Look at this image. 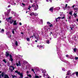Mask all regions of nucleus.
Returning <instances> with one entry per match:
<instances>
[{"label":"nucleus","mask_w":78,"mask_h":78,"mask_svg":"<svg viewBox=\"0 0 78 78\" xmlns=\"http://www.w3.org/2000/svg\"><path fill=\"white\" fill-rule=\"evenodd\" d=\"M26 39L27 41L30 42V38H27Z\"/></svg>","instance_id":"obj_21"},{"label":"nucleus","mask_w":78,"mask_h":78,"mask_svg":"<svg viewBox=\"0 0 78 78\" xmlns=\"http://www.w3.org/2000/svg\"><path fill=\"white\" fill-rule=\"evenodd\" d=\"M10 60L11 61H13V59H12V55H10Z\"/></svg>","instance_id":"obj_2"},{"label":"nucleus","mask_w":78,"mask_h":78,"mask_svg":"<svg viewBox=\"0 0 78 78\" xmlns=\"http://www.w3.org/2000/svg\"><path fill=\"white\" fill-rule=\"evenodd\" d=\"M10 11H11V9H9L7 10V13L9 14L10 13Z\"/></svg>","instance_id":"obj_11"},{"label":"nucleus","mask_w":78,"mask_h":78,"mask_svg":"<svg viewBox=\"0 0 78 78\" xmlns=\"http://www.w3.org/2000/svg\"><path fill=\"white\" fill-rule=\"evenodd\" d=\"M45 76V73H44L43 74V76L44 77Z\"/></svg>","instance_id":"obj_58"},{"label":"nucleus","mask_w":78,"mask_h":78,"mask_svg":"<svg viewBox=\"0 0 78 78\" xmlns=\"http://www.w3.org/2000/svg\"><path fill=\"white\" fill-rule=\"evenodd\" d=\"M18 63L19 64V66H21V64L20 63V61L18 62Z\"/></svg>","instance_id":"obj_24"},{"label":"nucleus","mask_w":78,"mask_h":78,"mask_svg":"<svg viewBox=\"0 0 78 78\" xmlns=\"http://www.w3.org/2000/svg\"><path fill=\"white\" fill-rule=\"evenodd\" d=\"M75 6V5H73L72 6V8H74V7Z\"/></svg>","instance_id":"obj_45"},{"label":"nucleus","mask_w":78,"mask_h":78,"mask_svg":"<svg viewBox=\"0 0 78 78\" xmlns=\"http://www.w3.org/2000/svg\"><path fill=\"white\" fill-rule=\"evenodd\" d=\"M57 19H59V20H60L61 19V17H58L55 20H56V22H58V20H57Z\"/></svg>","instance_id":"obj_14"},{"label":"nucleus","mask_w":78,"mask_h":78,"mask_svg":"<svg viewBox=\"0 0 78 78\" xmlns=\"http://www.w3.org/2000/svg\"><path fill=\"white\" fill-rule=\"evenodd\" d=\"M66 57L67 58H68V57H69V55H66Z\"/></svg>","instance_id":"obj_33"},{"label":"nucleus","mask_w":78,"mask_h":78,"mask_svg":"<svg viewBox=\"0 0 78 78\" xmlns=\"http://www.w3.org/2000/svg\"><path fill=\"white\" fill-rule=\"evenodd\" d=\"M30 3H33V0H30Z\"/></svg>","instance_id":"obj_43"},{"label":"nucleus","mask_w":78,"mask_h":78,"mask_svg":"<svg viewBox=\"0 0 78 78\" xmlns=\"http://www.w3.org/2000/svg\"><path fill=\"white\" fill-rule=\"evenodd\" d=\"M28 76H29V77H30V78H31V75L30 74L28 75Z\"/></svg>","instance_id":"obj_28"},{"label":"nucleus","mask_w":78,"mask_h":78,"mask_svg":"<svg viewBox=\"0 0 78 78\" xmlns=\"http://www.w3.org/2000/svg\"><path fill=\"white\" fill-rule=\"evenodd\" d=\"M12 78H16L17 76H16V75H12Z\"/></svg>","instance_id":"obj_10"},{"label":"nucleus","mask_w":78,"mask_h":78,"mask_svg":"<svg viewBox=\"0 0 78 78\" xmlns=\"http://www.w3.org/2000/svg\"><path fill=\"white\" fill-rule=\"evenodd\" d=\"M77 14V13H74L73 15H74V16L75 17H76L77 16V15H76Z\"/></svg>","instance_id":"obj_15"},{"label":"nucleus","mask_w":78,"mask_h":78,"mask_svg":"<svg viewBox=\"0 0 78 78\" xmlns=\"http://www.w3.org/2000/svg\"><path fill=\"white\" fill-rule=\"evenodd\" d=\"M49 11H51L52 12H53V7H51L49 9Z\"/></svg>","instance_id":"obj_7"},{"label":"nucleus","mask_w":78,"mask_h":78,"mask_svg":"<svg viewBox=\"0 0 78 78\" xmlns=\"http://www.w3.org/2000/svg\"><path fill=\"white\" fill-rule=\"evenodd\" d=\"M50 27H53V24H51L49 26Z\"/></svg>","instance_id":"obj_32"},{"label":"nucleus","mask_w":78,"mask_h":78,"mask_svg":"<svg viewBox=\"0 0 78 78\" xmlns=\"http://www.w3.org/2000/svg\"><path fill=\"white\" fill-rule=\"evenodd\" d=\"M76 76H78V72H76Z\"/></svg>","instance_id":"obj_25"},{"label":"nucleus","mask_w":78,"mask_h":78,"mask_svg":"<svg viewBox=\"0 0 78 78\" xmlns=\"http://www.w3.org/2000/svg\"><path fill=\"white\" fill-rule=\"evenodd\" d=\"M9 69L10 70L11 72H13V70L12 69H11V68H9Z\"/></svg>","instance_id":"obj_19"},{"label":"nucleus","mask_w":78,"mask_h":78,"mask_svg":"<svg viewBox=\"0 0 78 78\" xmlns=\"http://www.w3.org/2000/svg\"><path fill=\"white\" fill-rule=\"evenodd\" d=\"M70 73V70H69L68 71H67L66 75H69Z\"/></svg>","instance_id":"obj_9"},{"label":"nucleus","mask_w":78,"mask_h":78,"mask_svg":"<svg viewBox=\"0 0 78 78\" xmlns=\"http://www.w3.org/2000/svg\"><path fill=\"white\" fill-rule=\"evenodd\" d=\"M70 28L71 29V30H73V28L72 27H70Z\"/></svg>","instance_id":"obj_37"},{"label":"nucleus","mask_w":78,"mask_h":78,"mask_svg":"<svg viewBox=\"0 0 78 78\" xmlns=\"http://www.w3.org/2000/svg\"><path fill=\"white\" fill-rule=\"evenodd\" d=\"M68 8H69V9L70 8H71V7H70L69 6H68L67 7Z\"/></svg>","instance_id":"obj_51"},{"label":"nucleus","mask_w":78,"mask_h":78,"mask_svg":"<svg viewBox=\"0 0 78 78\" xmlns=\"http://www.w3.org/2000/svg\"><path fill=\"white\" fill-rule=\"evenodd\" d=\"M10 7H11V5H9L8 6V8H10Z\"/></svg>","instance_id":"obj_48"},{"label":"nucleus","mask_w":78,"mask_h":78,"mask_svg":"<svg viewBox=\"0 0 78 78\" xmlns=\"http://www.w3.org/2000/svg\"><path fill=\"white\" fill-rule=\"evenodd\" d=\"M32 72H34V69H32Z\"/></svg>","instance_id":"obj_57"},{"label":"nucleus","mask_w":78,"mask_h":78,"mask_svg":"<svg viewBox=\"0 0 78 78\" xmlns=\"http://www.w3.org/2000/svg\"><path fill=\"white\" fill-rule=\"evenodd\" d=\"M9 19H8V18H7V19H6V21H7L8 22H9Z\"/></svg>","instance_id":"obj_26"},{"label":"nucleus","mask_w":78,"mask_h":78,"mask_svg":"<svg viewBox=\"0 0 78 78\" xmlns=\"http://www.w3.org/2000/svg\"><path fill=\"white\" fill-rule=\"evenodd\" d=\"M72 12H73L71 11V12H69V14H70L71 16H72Z\"/></svg>","instance_id":"obj_16"},{"label":"nucleus","mask_w":78,"mask_h":78,"mask_svg":"<svg viewBox=\"0 0 78 78\" xmlns=\"http://www.w3.org/2000/svg\"><path fill=\"white\" fill-rule=\"evenodd\" d=\"M71 27L72 28H74V27H75V26L73 25H71Z\"/></svg>","instance_id":"obj_27"},{"label":"nucleus","mask_w":78,"mask_h":78,"mask_svg":"<svg viewBox=\"0 0 78 78\" xmlns=\"http://www.w3.org/2000/svg\"><path fill=\"white\" fill-rule=\"evenodd\" d=\"M29 73V72H28V71H27V73Z\"/></svg>","instance_id":"obj_62"},{"label":"nucleus","mask_w":78,"mask_h":78,"mask_svg":"<svg viewBox=\"0 0 78 78\" xmlns=\"http://www.w3.org/2000/svg\"><path fill=\"white\" fill-rule=\"evenodd\" d=\"M40 24H43V20H42L41 19L40 20Z\"/></svg>","instance_id":"obj_13"},{"label":"nucleus","mask_w":78,"mask_h":78,"mask_svg":"<svg viewBox=\"0 0 78 78\" xmlns=\"http://www.w3.org/2000/svg\"><path fill=\"white\" fill-rule=\"evenodd\" d=\"M21 33L22 34H23V32H21Z\"/></svg>","instance_id":"obj_61"},{"label":"nucleus","mask_w":78,"mask_h":78,"mask_svg":"<svg viewBox=\"0 0 78 78\" xmlns=\"http://www.w3.org/2000/svg\"><path fill=\"white\" fill-rule=\"evenodd\" d=\"M15 73H17L18 72V71L16 70L15 72Z\"/></svg>","instance_id":"obj_52"},{"label":"nucleus","mask_w":78,"mask_h":78,"mask_svg":"<svg viewBox=\"0 0 78 78\" xmlns=\"http://www.w3.org/2000/svg\"><path fill=\"white\" fill-rule=\"evenodd\" d=\"M9 13H7V14H6V16H9Z\"/></svg>","instance_id":"obj_44"},{"label":"nucleus","mask_w":78,"mask_h":78,"mask_svg":"<svg viewBox=\"0 0 78 78\" xmlns=\"http://www.w3.org/2000/svg\"><path fill=\"white\" fill-rule=\"evenodd\" d=\"M13 22H14V20L12 19V20L9 21V23L10 24H12V23H13Z\"/></svg>","instance_id":"obj_8"},{"label":"nucleus","mask_w":78,"mask_h":78,"mask_svg":"<svg viewBox=\"0 0 78 78\" xmlns=\"http://www.w3.org/2000/svg\"><path fill=\"white\" fill-rule=\"evenodd\" d=\"M61 19H65V17L64 16L62 17L61 18Z\"/></svg>","instance_id":"obj_30"},{"label":"nucleus","mask_w":78,"mask_h":78,"mask_svg":"<svg viewBox=\"0 0 78 78\" xmlns=\"http://www.w3.org/2000/svg\"><path fill=\"white\" fill-rule=\"evenodd\" d=\"M6 53V55L5 56H6V57H8V56H9V53H8V52H7L6 51L5 52Z\"/></svg>","instance_id":"obj_3"},{"label":"nucleus","mask_w":78,"mask_h":78,"mask_svg":"<svg viewBox=\"0 0 78 78\" xmlns=\"http://www.w3.org/2000/svg\"><path fill=\"white\" fill-rule=\"evenodd\" d=\"M10 67H11L12 68H13L14 66H10Z\"/></svg>","instance_id":"obj_47"},{"label":"nucleus","mask_w":78,"mask_h":78,"mask_svg":"<svg viewBox=\"0 0 78 78\" xmlns=\"http://www.w3.org/2000/svg\"><path fill=\"white\" fill-rule=\"evenodd\" d=\"M69 19H70H70H71V16H69Z\"/></svg>","instance_id":"obj_56"},{"label":"nucleus","mask_w":78,"mask_h":78,"mask_svg":"<svg viewBox=\"0 0 78 78\" xmlns=\"http://www.w3.org/2000/svg\"><path fill=\"white\" fill-rule=\"evenodd\" d=\"M75 59H78V57H76L75 58Z\"/></svg>","instance_id":"obj_50"},{"label":"nucleus","mask_w":78,"mask_h":78,"mask_svg":"<svg viewBox=\"0 0 78 78\" xmlns=\"http://www.w3.org/2000/svg\"><path fill=\"white\" fill-rule=\"evenodd\" d=\"M22 5H23V6H25V4L23 3H22Z\"/></svg>","instance_id":"obj_41"},{"label":"nucleus","mask_w":78,"mask_h":78,"mask_svg":"<svg viewBox=\"0 0 78 78\" xmlns=\"http://www.w3.org/2000/svg\"><path fill=\"white\" fill-rule=\"evenodd\" d=\"M37 36H38V37H37V40H38V38H39V35H38V34H37Z\"/></svg>","instance_id":"obj_35"},{"label":"nucleus","mask_w":78,"mask_h":78,"mask_svg":"<svg viewBox=\"0 0 78 78\" xmlns=\"http://www.w3.org/2000/svg\"><path fill=\"white\" fill-rule=\"evenodd\" d=\"M12 33L13 34H14V31L13 30L12 31Z\"/></svg>","instance_id":"obj_46"},{"label":"nucleus","mask_w":78,"mask_h":78,"mask_svg":"<svg viewBox=\"0 0 78 78\" xmlns=\"http://www.w3.org/2000/svg\"><path fill=\"white\" fill-rule=\"evenodd\" d=\"M30 16H33V14H32V13H30Z\"/></svg>","instance_id":"obj_49"},{"label":"nucleus","mask_w":78,"mask_h":78,"mask_svg":"<svg viewBox=\"0 0 78 78\" xmlns=\"http://www.w3.org/2000/svg\"><path fill=\"white\" fill-rule=\"evenodd\" d=\"M46 43L48 44H50V41L48 40L46 41Z\"/></svg>","instance_id":"obj_18"},{"label":"nucleus","mask_w":78,"mask_h":78,"mask_svg":"<svg viewBox=\"0 0 78 78\" xmlns=\"http://www.w3.org/2000/svg\"><path fill=\"white\" fill-rule=\"evenodd\" d=\"M17 73L18 74V75H20V78H22L23 77V73H20V72H18Z\"/></svg>","instance_id":"obj_1"},{"label":"nucleus","mask_w":78,"mask_h":78,"mask_svg":"<svg viewBox=\"0 0 78 78\" xmlns=\"http://www.w3.org/2000/svg\"><path fill=\"white\" fill-rule=\"evenodd\" d=\"M74 10H78V8H74Z\"/></svg>","instance_id":"obj_55"},{"label":"nucleus","mask_w":78,"mask_h":78,"mask_svg":"<svg viewBox=\"0 0 78 78\" xmlns=\"http://www.w3.org/2000/svg\"><path fill=\"white\" fill-rule=\"evenodd\" d=\"M66 7H63V9H64V10H66Z\"/></svg>","instance_id":"obj_42"},{"label":"nucleus","mask_w":78,"mask_h":78,"mask_svg":"<svg viewBox=\"0 0 78 78\" xmlns=\"http://www.w3.org/2000/svg\"><path fill=\"white\" fill-rule=\"evenodd\" d=\"M76 20H77V22H78V19H77Z\"/></svg>","instance_id":"obj_64"},{"label":"nucleus","mask_w":78,"mask_h":78,"mask_svg":"<svg viewBox=\"0 0 78 78\" xmlns=\"http://www.w3.org/2000/svg\"><path fill=\"white\" fill-rule=\"evenodd\" d=\"M19 25H22V23H20Z\"/></svg>","instance_id":"obj_54"},{"label":"nucleus","mask_w":78,"mask_h":78,"mask_svg":"<svg viewBox=\"0 0 78 78\" xmlns=\"http://www.w3.org/2000/svg\"><path fill=\"white\" fill-rule=\"evenodd\" d=\"M16 65L17 66H19V64L18 63H16Z\"/></svg>","instance_id":"obj_39"},{"label":"nucleus","mask_w":78,"mask_h":78,"mask_svg":"<svg viewBox=\"0 0 78 78\" xmlns=\"http://www.w3.org/2000/svg\"><path fill=\"white\" fill-rule=\"evenodd\" d=\"M13 70H14V69H15V68H14V67H13Z\"/></svg>","instance_id":"obj_59"},{"label":"nucleus","mask_w":78,"mask_h":78,"mask_svg":"<svg viewBox=\"0 0 78 78\" xmlns=\"http://www.w3.org/2000/svg\"><path fill=\"white\" fill-rule=\"evenodd\" d=\"M32 15H33L34 16H35L36 15H35V13H34V12H32Z\"/></svg>","instance_id":"obj_29"},{"label":"nucleus","mask_w":78,"mask_h":78,"mask_svg":"<svg viewBox=\"0 0 78 78\" xmlns=\"http://www.w3.org/2000/svg\"><path fill=\"white\" fill-rule=\"evenodd\" d=\"M37 47H39V45H37Z\"/></svg>","instance_id":"obj_63"},{"label":"nucleus","mask_w":78,"mask_h":78,"mask_svg":"<svg viewBox=\"0 0 78 78\" xmlns=\"http://www.w3.org/2000/svg\"><path fill=\"white\" fill-rule=\"evenodd\" d=\"M15 44L16 46H17V45H18V43H17V41H16Z\"/></svg>","instance_id":"obj_20"},{"label":"nucleus","mask_w":78,"mask_h":78,"mask_svg":"<svg viewBox=\"0 0 78 78\" xmlns=\"http://www.w3.org/2000/svg\"><path fill=\"white\" fill-rule=\"evenodd\" d=\"M77 50V48H74L73 49V51L74 52H76V51Z\"/></svg>","instance_id":"obj_17"},{"label":"nucleus","mask_w":78,"mask_h":78,"mask_svg":"<svg viewBox=\"0 0 78 78\" xmlns=\"http://www.w3.org/2000/svg\"><path fill=\"white\" fill-rule=\"evenodd\" d=\"M29 8H31V6H29Z\"/></svg>","instance_id":"obj_60"},{"label":"nucleus","mask_w":78,"mask_h":78,"mask_svg":"<svg viewBox=\"0 0 78 78\" xmlns=\"http://www.w3.org/2000/svg\"><path fill=\"white\" fill-rule=\"evenodd\" d=\"M35 78H39V76H35Z\"/></svg>","instance_id":"obj_34"},{"label":"nucleus","mask_w":78,"mask_h":78,"mask_svg":"<svg viewBox=\"0 0 78 78\" xmlns=\"http://www.w3.org/2000/svg\"><path fill=\"white\" fill-rule=\"evenodd\" d=\"M16 22V20L13 21V25H17Z\"/></svg>","instance_id":"obj_4"},{"label":"nucleus","mask_w":78,"mask_h":78,"mask_svg":"<svg viewBox=\"0 0 78 78\" xmlns=\"http://www.w3.org/2000/svg\"><path fill=\"white\" fill-rule=\"evenodd\" d=\"M4 30L3 29H2V30H1V31H0V33H3V32H4Z\"/></svg>","instance_id":"obj_22"},{"label":"nucleus","mask_w":78,"mask_h":78,"mask_svg":"<svg viewBox=\"0 0 78 78\" xmlns=\"http://www.w3.org/2000/svg\"><path fill=\"white\" fill-rule=\"evenodd\" d=\"M47 24H48V25H50V24H51V23H50L49 22H47Z\"/></svg>","instance_id":"obj_31"},{"label":"nucleus","mask_w":78,"mask_h":78,"mask_svg":"<svg viewBox=\"0 0 78 78\" xmlns=\"http://www.w3.org/2000/svg\"><path fill=\"white\" fill-rule=\"evenodd\" d=\"M4 73H5L3 72H2L1 75L0 74V78H1V76H2V77H4Z\"/></svg>","instance_id":"obj_5"},{"label":"nucleus","mask_w":78,"mask_h":78,"mask_svg":"<svg viewBox=\"0 0 78 78\" xmlns=\"http://www.w3.org/2000/svg\"><path fill=\"white\" fill-rule=\"evenodd\" d=\"M67 5H68L67 4H66V5H65V8H67Z\"/></svg>","instance_id":"obj_38"},{"label":"nucleus","mask_w":78,"mask_h":78,"mask_svg":"<svg viewBox=\"0 0 78 78\" xmlns=\"http://www.w3.org/2000/svg\"><path fill=\"white\" fill-rule=\"evenodd\" d=\"M32 7H33V8H34V6H35V5H32Z\"/></svg>","instance_id":"obj_40"},{"label":"nucleus","mask_w":78,"mask_h":78,"mask_svg":"<svg viewBox=\"0 0 78 78\" xmlns=\"http://www.w3.org/2000/svg\"><path fill=\"white\" fill-rule=\"evenodd\" d=\"M3 62H4L5 63H6V60L5 59H4L3 60Z\"/></svg>","instance_id":"obj_23"},{"label":"nucleus","mask_w":78,"mask_h":78,"mask_svg":"<svg viewBox=\"0 0 78 78\" xmlns=\"http://www.w3.org/2000/svg\"><path fill=\"white\" fill-rule=\"evenodd\" d=\"M40 48H42V45H40Z\"/></svg>","instance_id":"obj_53"},{"label":"nucleus","mask_w":78,"mask_h":78,"mask_svg":"<svg viewBox=\"0 0 78 78\" xmlns=\"http://www.w3.org/2000/svg\"><path fill=\"white\" fill-rule=\"evenodd\" d=\"M37 7H35V10H37V9H38V5L37 4Z\"/></svg>","instance_id":"obj_12"},{"label":"nucleus","mask_w":78,"mask_h":78,"mask_svg":"<svg viewBox=\"0 0 78 78\" xmlns=\"http://www.w3.org/2000/svg\"><path fill=\"white\" fill-rule=\"evenodd\" d=\"M9 78V76L7 74H5L4 75V78Z\"/></svg>","instance_id":"obj_6"},{"label":"nucleus","mask_w":78,"mask_h":78,"mask_svg":"<svg viewBox=\"0 0 78 78\" xmlns=\"http://www.w3.org/2000/svg\"><path fill=\"white\" fill-rule=\"evenodd\" d=\"M11 18L12 17H9V18H8L9 20H11Z\"/></svg>","instance_id":"obj_36"}]
</instances>
